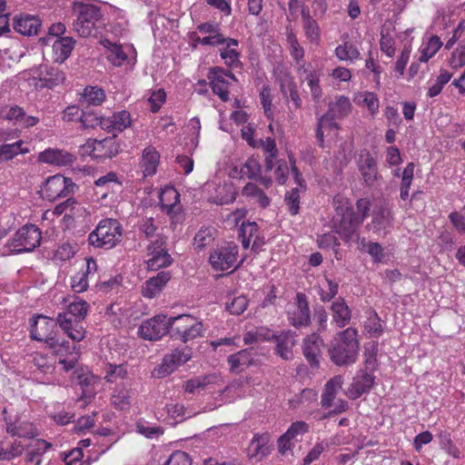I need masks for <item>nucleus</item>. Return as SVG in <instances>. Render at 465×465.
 Masks as SVG:
<instances>
[{
    "label": "nucleus",
    "mask_w": 465,
    "mask_h": 465,
    "mask_svg": "<svg viewBox=\"0 0 465 465\" xmlns=\"http://www.w3.org/2000/svg\"><path fill=\"white\" fill-rule=\"evenodd\" d=\"M358 331L349 327L338 332L331 341L329 355L331 361L339 366L352 364L359 352Z\"/></svg>",
    "instance_id": "1"
},
{
    "label": "nucleus",
    "mask_w": 465,
    "mask_h": 465,
    "mask_svg": "<svg viewBox=\"0 0 465 465\" xmlns=\"http://www.w3.org/2000/svg\"><path fill=\"white\" fill-rule=\"evenodd\" d=\"M89 305L84 300L71 302L66 311L58 313L56 323L74 341H81L85 337V330L82 321L87 314Z\"/></svg>",
    "instance_id": "2"
},
{
    "label": "nucleus",
    "mask_w": 465,
    "mask_h": 465,
    "mask_svg": "<svg viewBox=\"0 0 465 465\" xmlns=\"http://www.w3.org/2000/svg\"><path fill=\"white\" fill-rule=\"evenodd\" d=\"M333 206L336 214L340 216V220L335 225V232L344 242L350 243L354 238H358L362 223L356 217V213L348 198L336 195L333 198Z\"/></svg>",
    "instance_id": "3"
},
{
    "label": "nucleus",
    "mask_w": 465,
    "mask_h": 465,
    "mask_svg": "<svg viewBox=\"0 0 465 465\" xmlns=\"http://www.w3.org/2000/svg\"><path fill=\"white\" fill-rule=\"evenodd\" d=\"M73 12L76 18L73 22V30L80 37H89L96 33L97 23L102 18L101 8L93 4L75 2Z\"/></svg>",
    "instance_id": "4"
},
{
    "label": "nucleus",
    "mask_w": 465,
    "mask_h": 465,
    "mask_svg": "<svg viewBox=\"0 0 465 465\" xmlns=\"http://www.w3.org/2000/svg\"><path fill=\"white\" fill-rule=\"evenodd\" d=\"M123 226L115 219H103L96 228L89 234V243L97 248L112 249L123 238Z\"/></svg>",
    "instance_id": "5"
},
{
    "label": "nucleus",
    "mask_w": 465,
    "mask_h": 465,
    "mask_svg": "<svg viewBox=\"0 0 465 465\" xmlns=\"http://www.w3.org/2000/svg\"><path fill=\"white\" fill-rule=\"evenodd\" d=\"M41 241V230L35 224L27 223L14 233L6 247L13 253L30 252L40 245Z\"/></svg>",
    "instance_id": "6"
},
{
    "label": "nucleus",
    "mask_w": 465,
    "mask_h": 465,
    "mask_svg": "<svg viewBox=\"0 0 465 465\" xmlns=\"http://www.w3.org/2000/svg\"><path fill=\"white\" fill-rule=\"evenodd\" d=\"M201 321L190 314H181L169 318V333L173 338L186 343L203 335Z\"/></svg>",
    "instance_id": "7"
},
{
    "label": "nucleus",
    "mask_w": 465,
    "mask_h": 465,
    "mask_svg": "<svg viewBox=\"0 0 465 465\" xmlns=\"http://www.w3.org/2000/svg\"><path fill=\"white\" fill-rule=\"evenodd\" d=\"M120 145L114 136L103 140L88 139L79 147L81 156H90L94 159H108L119 153Z\"/></svg>",
    "instance_id": "8"
},
{
    "label": "nucleus",
    "mask_w": 465,
    "mask_h": 465,
    "mask_svg": "<svg viewBox=\"0 0 465 465\" xmlns=\"http://www.w3.org/2000/svg\"><path fill=\"white\" fill-rule=\"evenodd\" d=\"M55 326L56 323L53 319L41 314L35 315L30 320V337L35 341H45L51 348L55 349L57 346L64 344L55 338L54 331Z\"/></svg>",
    "instance_id": "9"
},
{
    "label": "nucleus",
    "mask_w": 465,
    "mask_h": 465,
    "mask_svg": "<svg viewBox=\"0 0 465 465\" xmlns=\"http://www.w3.org/2000/svg\"><path fill=\"white\" fill-rule=\"evenodd\" d=\"M166 244L167 237L165 235H157V238L147 245L146 252L148 260L146 261V264L148 270L158 271L173 263V260L168 252Z\"/></svg>",
    "instance_id": "10"
},
{
    "label": "nucleus",
    "mask_w": 465,
    "mask_h": 465,
    "mask_svg": "<svg viewBox=\"0 0 465 465\" xmlns=\"http://www.w3.org/2000/svg\"><path fill=\"white\" fill-rule=\"evenodd\" d=\"M357 169L363 184L372 188L381 179L376 158L367 149L361 150L356 158Z\"/></svg>",
    "instance_id": "11"
},
{
    "label": "nucleus",
    "mask_w": 465,
    "mask_h": 465,
    "mask_svg": "<svg viewBox=\"0 0 465 465\" xmlns=\"http://www.w3.org/2000/svg\"><path fill=\"white\" fill-rule=\"evenodd\" d=\"M74 183L70 178L61 174L48 177L41 188L43 197L48 201H55L60 197H67L74 193Z\"/></svg>",
    "instance_id": "12"
},
{
    "label": "nucleus",
    "mask_w": 465,
    "mask_h": 465,
    "mask_svg": "<svg viewBox=\"0 0 465 465\" xmlns=\"http://www.w3.org/2000/svg\"><path fill=\"white\" fill-rule=\"evenodd\" d=\"M192 358L191 350L188 347L174 349L171 353L166 354L160 365L153 371V375L157 378H163L173 372L178 367L186 363Z\"/></svg>",
    "instance_id": "13"
},
{
    "label": "nucleus",
    "mask_w": 465,
    "mask_h": 465,
    "mask_svg": "<svg viewBox=\"0 0 465 465\" xmlns=\"http://www.w3.org/2000/svg\"><path fill=\"white\" fill-rule=\"evenodd\" d=\"M238 257V246L234 242H227L217 247L209 256V262L215 271H226L234 267Z\"/></svg>",
    "instance_id": "14"
},
{
    "label": "nucleus",
    "mask_w": 465,
    "mask_h": 465,
    "mask_svg": "<svg viewBox=\"0 0 465 465\" xmlns=\"http://www.w3.org/2000/svg\"><path fill=\"white\" fill-rule=\"evenodd\" d=\"M208 78L210 80L213 93L216 94L221 101H229V82L227 81V78L233 82H237L236 76L231 72V70H226L218 66L213 67L210 69Z\"/></svg>",
    "instance_id": "15"
},
{
    "label": "nucleus",
    "mask_w": 465,
    "mask_h": 465,
    "mask_svg": "<svg viewBox=\"0 0 465 465\" xmlns=\"http://www.w3.org/2000/svg\"><path fill=\"white\" fill-rule=\"evenodd\" d=\"M287 318L290 324L295 328L307 327L311 324L309 302L304 293H296L295 306L287 312Z\"/></svg>",
    "instance_id": "16"
},
{
    "label": "nucleus",
    "mask_w": 465,
    "mask_h": 465,
    "mask_svg": "<svg viewBox=\"0 0 465 465\" xmlns=\"http://www.w3.org/2000/svg\"><path fill=\"white\" fill-rule=\"evenodd\" d=\"M166 332H169V318L159 314L143 322L139 328V334L144 340H160Z\"/></svg>",
    "instance_id": "17"
},
{
    "label": "nucleus",
    "mask_w": 465,
    "mask_h": 465,
    "mask_svg": "<svg viewBox=\"0 0 465 465\" xmlns=\"http://www.w3.org/2000/svg\"><path fill=\"white\" fill-rule=\"evenodd\" d=\"M301 79L309 86L312 100L318 103L322 97V89L320 85L322 71L312 66V64L302 63L298 67Z\"/></svg>",
    "instance_id": "18"
},
{
    "label": "nucleus",
    "mask_w": 465,
    "mask_h": 465,
    "mask_svg": "<svg viewBox=\"0 0 465 465\" xmlns=\"http://www.w3.org/2000/svg\"><path fill=\"white\" fill-rule=\"evenodd\" d=\"M5 430L11 437L20 439H35L38 436V430L35 425L21 417H15V420L5 418Z\"/></svg>",
    "instance_id": "19"
},
{
    "label": "nucleus",
    "mask_w": 465,
    "mask_h": 465,
    "mask_svg": "<svg viewBox=\"0 0 465 465\" xmlns=\"http://www.w3.org/2000/svg\"><path fill=\"white\" fill-rule=\"evenodd\" d=\"M323 340L317 333H312L303 339L302 353L312 368H319L322 355Z\"/></svg>",
    "instance_id": "20"
},
{
    "label": "nucleus",
    "mask_w": 465,
    "mask_h": 465,
    "mask_svg": "<svg viewBox=\"0 0 465 465\" xmlns=\"http://www.w3.org/2000/svg\"><path fill=\"white\" fill-rule=\"evenodd\" d=\"M239 238L244 249L251 246L252 250L258 251L264 244V236L255 222H242L239 230Z\"/></svg>",
    "instance_id": "21"
},
{
    "label": "nucleus",
    "mask_w": 465,
    "mask_h": 465,
    "mask_svg": "<svg viewBox=\"0 0 465 465\" xmlns=\"http://www.w3.org/2000/svg\"><path fill=\"white\" fill-rule=\"evenodd\" d=\"M169 272L162 271L149 278L142 286V295L147 299L158 297L171 280Z\"/></svg>",
    "instance_id": "22"
},
{
    "label": "nucleus",
    "mask_w": 465,
    "mask_h": 465,
    "mask_svg": "<svg viewBox=\"0 0 465 465\" xmlns=\"http://www.w3.org/2000/svg\"><path fill=\"white\" fill-rule=\"evenodd\" d=\"M270 436L267 433L255 434L252 439L248 448L247 456L250 460L262 461L271 452L269 446Z\"/></svg>",
    "instance_id": "23"
},
{
    "label": "nucleus",
    "mask_w": 465,
    "mask_h": 465,
    "mask_svg": "<svg viewBox=\"0 0 465 465\" xmlns=\"http://www.w3.org/2000/svg\"><path fill=\"white\" fill-rule=\"evenodd\" d=\"M252 349L241 350L228 357L229 370L232 373L239 374L254 363Z\"/></svg>",
    "instance_id": "24"
},
{
    "label": "nucleus",
    "mask_w": 465,
    "mask_h": 465,
    "mask_svg": "<svg viewBox=\"0 0 465 465\" xmlns=\"http://www.w3.org/2000/svg\"><path fill=\"white\" fill-rule=\"evenodd\" d=\"M41 25V20L32 15H21L14 18V29L23 35H37Z\"/></svg>",
    "instance_id": "25"
},
{
    "label": "nucleus",
    "mask_w": 465,
    "mask_h": 465,
    "mask_svg": "<svg viewBox=\"0 0 465 465\" xmlns=\"http://www.w3.org/2000/svg\"><path fill=\"white\" fill-rule=\"evenodd\" d=\"M74 159L72 153L59 149H46L39 154L40 162L56 166L71 165Z\"/></svg>",
    "instance_id": "26"
},
{
    "label": "nucleus",
    "mask_w": 465,
    "mask_h": 465,
    "mask_svg": "<svg viewBox=\"0 0 465 465\" xmlns=\"http://www.w3.org/2000/svg\"><path fill=\"white\" fill-rule=\"evenodd\" d=\"M160 164V153L153 146H147L143 149L140 168L144 177L153 176L156 173L157 168Z\"/></svg>",
    "instance_id": "27"
},
{
    "label": "nucleus",
    "mask_w": 465,
    "mask_h": 465,
    "mask_svg": "<svg viewBox=\"0 0 465 465\" xmlns=\"http://www.w3.org/2000/svg\"><path fill=\"white\" fill-rule=\"evenodd\" d=\"M225 46L220 49V55L224 64L230 68L241 67L240 52L238 51L239 41L234 38H227L224 42Z\"/></svg>",
    "instance_id": "28"
},
{
    "label": "nucleus",
    "mask_w": 465,
    "mask_h": 465,
    "mask_svg": "<svg viewBox=\"0 0 465 465\" xmlns=\"http://www.w3.org/2000/svg\"><path fill=\"white\" fill-rule=\"evenodd\" d=\"M4 118L24 128L33 127L39 123L38 117L27 115L25 110L18 105L11 106Z\"/></svg>",
    "instance_id": "29"
},
{
    "label": "nucleus",
    "mask_w": 465,
    "mask_h": 465,
    "mask_svg": "<svg viewBox=\"0 0 465 465\" xmlns=\"http://www.w3.org/2000/svg\"><path fill=\"white\" fill-rule=\"evenodd\" d=\"M332 321L339 328H343L350 323L351 311L343 298H338L331 306Z\"/></svg>",
    "instance_id": "30"
},
{
    "label": "nucleus",
    "mask_w": 465,
    "mask_h": 465,
    "mask_svg": "<svg viewBox=\"0 0 465 465\" xmlns=\"http://www.w3.org/2000/svg\"><path fill=\"white\" fill-rule=\"evenodd\" d=\"M26 445L22 440H0V460L10 461L20 457L25 451Z\"/></svg>",
    "instance_id": "31"
},
{
    "label": "nucleus",
    "mask_w": 465,
    "mask_h": 465,
    "mask_svg": "<svg viewBox=\"0 0 465 465\" xmlns=\"http://www.w3.org/2000/svg\"><path fill=\"white\" fill-rule=\"evenodd\" d=\"M160 205L163 212L168 215L175 213V208L179 209L180 193L173 186H167L162 190L160 196Z\"/></svg>",
    "instance_id": "32"
},
{
    "label": "nucleus",
    "mask_w": 465,
    "mask_h": 465,
    "mask_svg": "<svg viewBox=\"0 0 465 465\" xmlns=\"http://www.w3.org/2000/svg\"><path fill=\"white\" fill-rule=\"evenodd\" d=\"M334 54L340 62L353 64L361 57V51L357 45L351 41H344L336 46Z\"/></svg>",
    "instance_id": "33"
},
{
    "label": "nucleus",
    "mask_w": 465,
    "mask_h": 465,
    "mask_svg": "<svg viewBox=\"0 0 465 465\" xmlns=\"http://www.w3.org/2000/svg\"><path fill=\"white\" fill-rule=\"evenodd\" d=\"M75 45L72 37H59L53 43L54 61L59 64L64 63L71 54Z\"/></svg>",
    "instance_id": "34"
},
{
    "label": "nucleus",
    "mask_w": 465,
    "mask_h": 465,
    "mask_svg": "<svg viewBox=\"0 0 465 465\" xmlns=\"http://www.w3.org/2000/svg\"><path fill=\"white\" fill-rule=\"evenodd\" d=\"M353 102L360 107L366 108L371 116L379 113L380 101L373 92L361 91L353 94Z\"/></svg>",
    "instance_id": "35"
},
{
    "label": "nucleus",
    "mask_w": 465,
    "mask_h": 465,
    "mask_svg": "<svg viewBox=\"0 0 465 465\" xmlns=\"http://www.w3.org/2000/svg\"><path fill=\"white\" fill-rule=\"evenodd\" d=\"M273 341L276 342L275 351L282 359L289 361L292 358V348L295 341L289 331H282L275 335Z\"/></svg>",
    "instance_id": "36"
},
{
    "label": "nucleus",
    "mask_w": 465,
    "mask_h": 465,
    "mask_svg": "<svg viewBox=\"0 0 465 465\" xmlns=\"http://www.w3.org/2000/svg\"><path fill=\"white\" fill-rule=\"evenodd\" d=\"M100 44L106 49V58L114 66H122L127 61V54L124 52L121 45L113 43L104 38Z\"/></svg>",
    "instance_id": "37"
},
{
    "label": "nucleus",
    "mask_w": 465,
    "mask_h": 465,
    "mask_svg": "<svg viewBox=\"0 0 465 465\" xmlns=\"http://www.w3.org/2000/svg\"><path fill=\"white\" fill-rule=\"evenodd\" d=\"M131 124V115L127 111L114 113L104 120L103 129L107 132H122Z\"/></svg>",
    "instance_id": "38"
},
{
    "label": "nucleus",
    "mask_w": 465,
    "mask_h": 465,
    "mask_svg": "<svg viewBox=\"0 0 465 465\" xmlns=\"http://www.w3.org/2000/svg\"><path fill=\"white\" fill-rule=\"evenodd\" d=\"M112 406L118 411H127L132 403V392L124 385L116 386L110 399Z\"/></svg>",
    "instance_id": "39"
},
{
    "label": "nucleus",
    "mask_w": 465,
    "mask_h": 465,
    "mask_svg": "<svg viewBox=\"0 0 465 465\" xmlns=\"http://www.w3.org/2000/svg\"><path fill=\"white\" fill-rule=\"evenodd\" d=\"M343 380L341 376H335L330 379L324 385V390L322 394L321 404L323 408H330L341 389Z\"/></svg>",
    "instance_id": "40"
},
{
    "label": "nucleus",
    "mask_w": 465,
    "mask_h": 465,
    "mask_svg": "<svg viewBox=\"0 0 465 465\" xmlns=\"http://www.w3.org/2000/svg\"><path fill=\"white\" fill-rule=\"evenodd\" d=\"M83 207L74 198H67L64 203L57 204L53 211L56 216L64 214V219L73 221L75 216L81 215Z\"/></svg>",
    "instance_id": "41"
},
{
    "label": "nucleus",
    "mask_w": 465,
    "mask_h": 465,
    "mask_svg": "<svg viewBox=\"0 0 465 465\" xmlns=\"http://www.w3.org/2000/svg\"><path fill=\"white\" fill-rule=\"evenodd\" d=\"M394 220L393 213L391 209L381 207L373 214L372 223L376 232H384L385 233L392 227Z\"/></svg>",
    "instance_id": "42"
},
{
    "label": "nucleus",
    "mask_w": 465,
    "mask_h": 465,
    "mask_svg": "<svg viewBox=\"0 0 465 465\" xmlns=\"http://www.w3.org/2000/svg\"><path fill=\"white\" fill-rule=\"evenodd\" d=\"M352 110L350 99L345 95H339L335 101L329 105V114L332 118L343 119L347 117Z\"/></svg>",
    "instance_id": "43"
},
{
    "label": "nucleus",
    "mask_w": 465,
    "mask_h": 465,
    "mask_svg": "<svg viewBox=\"0 0 465 465\" xmlns=\"http://www.w3.org/2000/svg\"><path fill=\"white\" fill-rule=\"evenodd\" d=\"M373 384V375L367 372L358 375L351 384V397L354 399L361 397L363 393L369 391L372 388Z\"/></svg>",
    "instance_id": "44"
},
{
    "label": "nucleus",
    "mask_w": 465,
    "mask_h": 465,
    "mask_svg": "<svg viewBox=\"0 0 465 465\" xmlns=\"http://www.w3.org/2000/svg\"><path fill=\"white\" fill-rule=\"evenodd\" d=\"M216 380L217 376L214 374L194 377L184 382L183 390L187 393L194 394L197 391L204 390L207 385L215 383Z\"/></svg>",
    "instance_id": "45"
},
{
    "label": "nucleus",
    "mask_w": 465,
    "mask_h": 465,
    "mask_svg": "<svg viewBox=\"0 0 465 465\" xmlns=\"http://www.w3.org/2000/svg\"><path fill=\"white\" fill-rule=\"evenodd\" d=\"M363 328L364 331L371 338H379L384 331L381 319L374 310L369 312L367 319L364 322Z\"/></svg>",
    "instance_id": "46"
},
{
    "label": "nucleus",
    "mask_w": 465,
    "mask_h": 465,
    "mask_svg": "<svg viewBox=\"0 0 465 465\" xmlns=\"http://www.w3.org/2000/svg\"><path fill=\"white\" fill-rule=\"evenodd\" d=\"M442 45L443 44L439 36H430L428 41L423 43L420 47L419 61L421 63L428 62L437 54Z\"/></svg>",
    "instance_id": "47"
},
{
    "label": "nucleus",
    "mask_w": 465,
    "mask_h": 465,
    "mask_svg": "<svg viewBox=\"0 0 465 465\" xmlns=\"http://www.w3.org/2000/svg\"><path fill=\"white\" fill-rule=\"evenodd\" d=\"M29 149L24 146V141L18 140L12 143L0 145V163L12 160L20 153H27Z\"/></svg>",
    "instance_id": "48"
},
{
    "label": "nucleus",
    "mask_w": 465,
    "mask_h": 465,
    "mask_svg": "<svg viewBox=\"0 0 465 465\" xmlns=\"http://www.w3.org/2000/svg\"><path fill=\"white\" fill-rule=\"evenodd\" d=\"M243 196L255 199L261 207L265 208L270 204V199L266 193L255 183H248L242 191Z\"/></svg>",
    "instance_id": "49"
},
{
    "label": "nucleus",
    "mask_w": 465,
    "mask_h": 465,
    "mask_svg": "<svg viewBox=\"0 0 465 465\" xmlns=\"http://www.w3.org/2000/svg\"><path fill=\"white\" fill-rule=\"evenodd\" d=\"M287 44L292 58L294 60L298 67L304 63V49L298 42L294 33L292 31L287 34Z\"/></svg>",
    "instance_id": "50"
},
{
    "label": "nucleus",
    "mask_w": 465,
    "mask_h": 465,
    "mask_svg": "<svg viewBox=\"0 0 465 465\" xmlns=\"http://www.w3.org/2000/svg\"><path fill=\"white\" fill-rule=\"evenodd\" d=\"M105 99L104 89L97 86H87L83 93V100L88 105H100Z\"/></svg>",
    "instance_id": "51"
},
{
    "label": "nucleus",
    "mask_w": 465,
    "mask_h": 465,
    "mask_svg": "<svg viewBox=\"0 0 465 465\" xmlns=\"http://www.w3.org/2000/svg\"><path fill=\"white\" fill-rule=\"evenodd\" d=\"M452 77V74L447 70H440V74L436 77L433 83L430 84L427 96L432 98L439 95L444 85L450 82Z\"/></svg>",
    "instance_id": "52"
},
{
    "label": "nucleus",
    "mask_w": 465,
    "mask_h": 465,
    "mask_svg": "<svg viewBox=\"0 0 465 465\" xmlns=\"http://www.w3.org/2000/svg\"><path fill=\"white\" fill-rule=\"evenodd\" d=\"M261 173V164L257 158L250 157L239 170L240 178L254 179Z\"/></svg>",
    "instance_id": "53"
},
{
    "label": "nucleus",
    "mask_w": 465,
    "mask_h": 465,
    "mask_svg": "<svg viewBox=\"0 0 465 465\" xmlns=\"http://www.w3.org/2000/svg\"><path fill=\"white\" fill-rule=\"evenodd\" d=\"M76 252L75 246L69 242H63L54 251L52 259L55 262H63L72 259Z\"/></svg>",
    "instance_id": "54"
},
{
    "label": "nucleus",
    "mask_w": 465,
    "mask_h": 465,
    "mask_svg": "<svg viewBox=\"0 0 465 465\" xmlns=\"http://www.w3.org/2000/svg\"><path fill=\"white\" fill-rule=\"evenodd\" d=\"M301 188H292V190L286 192L284 195V203L287 205L288 212L291 215L294 216L298 214L300 210V200H301Z\"/></svg>",
    "instance_id": "55"
},
{
    "label": "nucleus",
    "mask_w": 465,
    "mask_h": 465,
    "mask_svg": "<svg viewBox=\"0 0 465 465\" xmlns=\"http://www.w3.org/2000/svg\"><path fill=\"white\" fill-rule=\"evenodd\" d=\"M318 400V393L312 389H303L299 394L295 395L290 400V404L293 408H297L301 404L309 405L312 402H315Z\"/></svg>",
    "instance_id": "56"
},
{
    "label": "nucleus",
    "mask_w": 465,
    "mask_h": 465,
    "mask_svg": "<svg viewBox=\"0 0 465 465\" xmlns=\"http://www.w3.org/2000/svg\"><path fill=\"white\" fill-rule=\"evenodd\" d=\"M214 240V230L210 227L201 228L194 236L195 248L202 250L205 246L210 245Z\"/></svg>",
    "instance_id": "57"
},
{
    "label": "nucleus",
    "mask_w": 465,
    "mask_h": 465,
    "mask_svg": "<svg viewBox=\"0 0 465 465\" xmlns=\"http://www.w3.org/2000/svg\"><path fill=\"white\" fill-rule=\"evenodd\" d=\"M32 362L43 373L52 372L54 370V359L42 352H35L32 355Z\"/></svg>",
    "instance_id": "58"
},
{
    "label": "nucleus",
    "mask_w": 465,
    "mask_h": 465,
    "mask_svg": "<svg viewBox=\"0 0 465 465\" xmlns=\"http://www.w3.org/2000/svg\"><path fill=\"white\" fill-rule=\"evenodd\" d=\"M304 34L307 39L314 45H318L321 39V31L315 19L302 23Z\"/></svg>",
    "instance_id": "59"
},
{
    "label": "nucleus",
    "mask_w": 465,
    "mask_h": 465,
    "mask_svg": "<svg viewBox=\"0 0 465 465\" xmlns=\"http://www.w3.org/2000/svg\"><path fill=\"white\" fill-rule=\"evenodd\" d=\"M105 117H99L95 114L91 112H83L81 116L80 124L83 129H94L97 126H101L103 129V124Z\"/></svg>",
    "instance_id": "60"
},
{
    "label": "nucleus",
    "mask_w": 465,
    "mask_h": 465,
    "mask_svg": "<svg viewBox=\"0 0 465 465\" xmlns=\"http://www.w3.org/2000/svg\"><path fill=\"white\" fill-rule=\"evenodd\" d=\"M89 277L81 270L71 277V288L74 292L81 293L87 290Z\"/></svg>",
    "instance_id": "61"
},
{
    "label": "nucleus",
    "mask_w": 465,
    "mask_h": 465,
    "mask_svg": "<svg viewBox=\"0 0 465 465\" xmlns=\"http://www.w3.org/2000/svg\"><path fill=\"white\" fill-rule=\"evenodd\" d=\"M326 285L322 287L319 295L323 302H331L338 293L339 284L331 279H326Z\"/></svg>",
    "instance_id": "62"
},
{
    "label": "nucleus",
    "mask_w": 465,
    "mask_h": 465,
    "mask_svg": "<svg viewBox=\"0 0 465 465\" xmlns=\"http://www.w3.org/2000/svg\"><path fill=\"white\" fill-rule=\"evenodd\" d=\"M380 49L388 57L391 58L394 56L396 52L395 40L389 33H384L381 31L380 38Z\"/></svg>",
    "instance_id": "63"
},
{
    "label": "nucleus",
    "mask_w": 465,
    "mask_h": 465,
    "mask_svg": "<svg viewBox=\"0 0 465 465\" xmlns=\"http://www.w3.org/2000/svg\"><path fill=\"white\" fill-rule=\"evenodd\" d=\"M449 64L451 68L457 69L465 66V44L460 45L451 54Z\"/></svg>",
    "instance_id": "64"
}]
</instances>
